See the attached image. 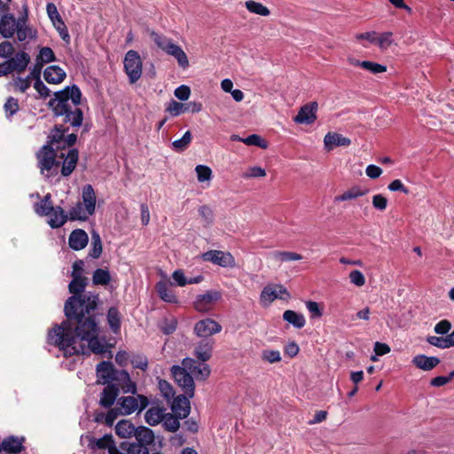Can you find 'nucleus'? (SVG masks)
<instances>
[{
    "label": "nucleus",
    "instance_id": "obj_55",
    "mask_svg": "<svg viewBox=\"0 0 454 454\" xmlns=\"http://www.w3.org/2000/svg\"><path fill=\"white\" fill-rule=\"evenodd\" d=\"M215 265L222 267H232L235 264L234 257H205Z\"/></svg>",
    "mask_w": 454,
    "mask_h": 454
},
{
    "label": "nucleus",
    "instance_id": "obj_64",
    "mask_svg": "<svg viewBox=\"0 0 454 454\" xmlns=\"http://www.w3.org/2000/svg\"><path fill=\"white\" fill-rule=\"evenodd\" d=\"M174 284L178 286H184L187 285V278L182 270H176L172 273Z\"/></svg>",
    "mask_w": 454,
    "mask_h": 454
},
{
    "label": "nucleus",
    "instance_id": "obj_6",
    "mask_svg": "<svg viewBox=\"0 0 454 454\" xmlns=\"http://www.w3.org/2000/svg\"><path fill=\"white\" fill-rule=\"evenodd\" d=\"M291 297L287 289L279 284H269L261 292L260 302L268 307L276 300L287 301Z\"/></svg>",
    "mask_w": 454,
    "mask_h": 454
},
{
    "label": "nucleus",
    "instance_id": "obj_5",
    "mask_svg": "<svg viewBox=\"0 0 454 454\" xmlns=\"http://www.w3.org/2000/svg\"><path fill=\"white\" fill-rule=\"evenodd\" d=\"M40 172L50 177L58 172L59 162L56 160V152L51 145H43L36 153Z\"/></svg>",
    "mask_w": 454,
    "mask_h": 454
},
{
    "label": "nucleus",
    "instance_id": "obj_20",
    "mask_svg": "<svg viewBox=\"0 0 454 454\" xmlns=\"http://www.w3.org/2000/svg\"><path fill=\"white\" fill-rule=\"evenodd\" d=\"M89 238L87 233L81 229L74 230L71 232L68 243L71 248L79 251L86 247Z\"/></svg>",
    "mask_w": 454,
    "mask_h": 454
},
{
    "label": "nucleus",
    "instance_id": "obj_21",
    "mask_svg": "<svg viewBox=\"0 0 454 454\" xmlns=\"http://www.w3.org/2000/svg\"><path fill=\"white\" fill-rule=\"evenodd\" d=\"M325 147L330 151L334 146H348L351 144L349 138L343 137L340 134L334 132H328L324 138Z\"/></svg>",
    "mask_w": 454,
    "mask_h": 454
},
{
    "label": "nucleus",
    "instance_id": "obj_4",
    "mask_svg": "<svg viewBox=\"0 0 454 454\" xmlns=\"http://www.w3.org/2000/svg\"><path fill=\"white\" fill-rule=\"evenodd\" d=\"M149 34L157 47L166 54L175 58L179 67L184 69L189 67V59L186 53L171 38L155 31H150Z\"/></svg>",
    "mask_w": 454,
    "mask_h": 454
},
{
    "label": "nucleus",
    "instance_id": "obj_49",
    "mask_svg": "<svg viewBox=\"0 0 454 454\" xmlns=\"http://www.w3.org/2000/svg\"><path fill=\"white\" fill-rule=\"evenodd\" d=\"M361 67L372 74H380L387 71V67L372 61H362Z\"/></svg>",
    "mask_w": 454,
    "mask_h": 454
},
{
    "label": "nucleus",
    "instance_id": "obj_37",
    "mask_svg": "<svg viewBox=\"0 0 454 454\" xmlns=\"http://www.w3.org/2000/svg\"><path fill=\"white\" fill-rule=\"evenodd\" d=\"M70 220H87L91 214L87 212L82 202H77L68 212Z\"/></svg>",
    "mask_w": 454,
    "mask_h": 454
},
{
    "label": "nucleus",
    "instance_id": "obj_16",
    "mask_svg": "<svg viewBox=\"0 0 454 454\" xmlns=\"http://www.w3.org/2000/svg\"><path fill=\"white\" fill-rule=\"evenodd\" d=\"M120 388L117 383L108 384L102 391L99 399V404L105 408H110L115 402Z\"/></svg>",
    "mask_w": 454,
    "mask_h": 454
},
{
    "label": "nucleus",
    "instance_id": "obj_59",
    "mask_svg": "<svg viewBox=\"0 0 454 454\" xmlns=\"http://www.w3.org/2000/svg\"><path fill=\"white\" fill-rule=\"evenodd\" d=\"M450 329H451V323L447 319H443V320H441L440 322H438L434 325V331L437 334L443 335V334H447Z\"/></svg>",
    "mask_w": 454,
    "mask_h": 454
},
{
    "label": "nucleus",
    "instance_id": "obj_18",
    "mask_svg": "<svg viewBox=\"0 0 454 454\" xmlns=\"http://www.w3.org/2000/svg\"><path fill=\"white\" fill-rule=\"evenodd\" d=\"M18 27V20L12 14L2 16L0 20V34L4 38L9 39L15 34Z\"/></svg>",
    "mask_w": 454,
    "mask_h": 454
},
{
    "label": "nucleus",
    "instance_id": "obj_32",
    "mask_svg": "<svg viewBox=\"0 0 454 454\" xmlns=\"http://www.w3.org/2000/svg\"><path fill=\"white\" fill-rule=\"evenodd\" d=\"M283 319L298 329L302 328L306 324V319L302 314L291 309L284 312Z\"/></svg>",
    "mask_w": 454,
    "mask_h": 454
},
{
    "label": "nucleus",
    "instance_id": "obj_33",
    "mask_svg": "<svg viewBox=\"0 0 454 454\" xmlns=\"http://www.w3.org/2000/svg\"><path fill=\"white\" fill-rule=\"evenodd\" d=\"M94 447L99 450L108 449L110 454H120L114 446V442L111 434H105L91 442Z\"/></svg>",
    "mask_w": 454,
    "mask_h": 454
},
{
    "label": "nucleus",
    "instance_id": "obj_39",
    "mask_svg": "<svg viewBox=\"0 0 454 454\" xmlns=\"http://www.w3.org/2000/svg\"><path fill=\"white\" fill-rule=\"evenodd\" d=\"M111 280L110 273L107 270L98 269L92 275V281L95 285L106 286Z\"/></svg>",
    "mask_w": 454,
    "mask_h": 454
},
{
    "label": "nucleus",
    "instance_id": "obj_30",
    "mask_svg": "<svg viewBox=\"0 0 454 454\" xmlns=\"http://www.w3.org/2000/svg\"><path fill=\"white\" fill-rule=\"evenodd\" d=\"M165 415V409L159 406H153L145 412V419L150 426H156L160 422L163 421Z\"/></svg>",
    "mask_w": 454,
    "mask_h": 454
},
{
    "label": "nucleus",
    "instance_id": "obj_19",
    "mask_svg": "<svg viewBox=\"0 0 454 454\" xmlns=\"http://www.w3.org/2000/svg\"><path fill=\"white\" fill-rule=\"evenodd\" d=\"M67 76L66 72L59 66H50L44 69L43 77L48 83L59 84Z\"/></svg>",
    "mask_w": 454,
    "mask_h": 454
},
{
    "label": "nucleus",
    "instance_id": "obj_34",
    "mask_svg": "<svg viewBox=\"0 0 454 454\" xmlns=\"http://www.w3.org/2000/svg\"><path fill=\"white\" fill-rule=\"evenodd\" d=\"M2 448L7 453H19L22 450V439L8 437L3 441Z\"/></svg>",
    "mask_w": 454,
    "mask_h": 454
},
{
    "label": "nucleus",
    "instance_id": "obj_46",
    "mask_svg": "<svg viewBox=\"0 0 454 454\" xmlns=\"http://www.w3.org/2000/svg\"><path fill=\"white\" fill-rule=\"evenodd\" d=\"M66 131L67 129H63L61 126H56L49 136L50 144L52 145H56V147L59 148L60 146L58 145V144L62 142Z\"/></svg>",
    "mask_w": 454,
    "mask_h": 454
},
{
    "label": "nucleus",
    "instance_id": "obj_10",
    "mask_svg": "<svg viewBox=\"0 0 454 454\" xmlns=\"http://www.w3.org/2000/svg\"><path fill=\"white\" fill-rule=\"evenodd\" d=\"M221 298L222 294L219 291L208 290L196 296L193 307L197 311L206 313L212 310Z\"/></svg>",
    "mask_w": 454,
    "mask_h": 454
},
{
    "label": "nucleus",
    "instance_id": "obj_41",
    "mask_svg": "<svg viewBox=\"0 0 454 454\" xmlns=\"http://www.w3.org/2000/svg\"><path fill=\"white\" fill-rule=\"evenodd\" d=\"M191 141L192 134L190 131H186L180 139L172 142V148L176 152H183L188 147Z\"/></svg>",
    "mask_w": 454,
    "mask_h": 454
},
{
    "label": "nucleus",
    "instance_id": "obj_50",
    "mask_svg": "<svg viewBox=\"0 0 454 454\" xmlns=\"http://www.w3.org/2000/svg\"><path fill=\"white\" fill-rule=\"evenodd\" d=\"M392 33L385 32L380 35H376L375 43L380 49H387L392 44Z\"/></svg>",
    "mask_w": 454,
    "mask_h": 454
},
{
    "label": "nucleus",
    "instance_id": "obj_8",
    "mask_svg": "<svg viewBox=\"0 0 454 454\" xmlns=\"http://www.w3.org/2000/svg\"><path fill=\"white\" fill-rule=\"evenodd\" d=\"M172 375L176 382L182 387L184 394L192 398L194 395V380L188 369L184 366L174 365L171 368Z\"/></svg>",
    "mask_w": 454,
    "mask_h": 454
},
{
    "label": "nucleus",
    "instance_id": "obj_40",
    "mask_svg": "<svg viewBox=\"0 0 454 454\" xmlns=\"http://www.w3.org/2000/svg\"><path fill=\"white\" fill-rule=\"evenodd\" d=\"M121 415V411L120 409L118 408V406L116 405L115 408H113L111 410L108 411V412L104 415V414H98L96 418V420L98 422L99 421H103L104 419V422L107 425V426H112L114 422V420L117 419L118 416Z\"/></svg>",
    "mask_w": 454,
    "mask_h": 454
},
{
    "label": "nucleus",
    "instance_id": "obj_47",
    "mask_svg": "<svg viewBox=\"0 0 454 454\" xmlns=\"http://www.w3.org/2000/svg\"><path fill=\"white\" fill-rule=\"evenodd\" d=\"M195 171L197 174L198 181L200 183L209 181L212 177V170L207 166L198 165L195 168Z\"/></svg>",
    "mask_w": 454,
    "mask_h": 454
},
{
    "label": "nucleus",
    "instance_id": "obj_29",
    "mask_svg": "<svg viewBox=\"0 0 454 454\" xmlns=\"http://www.w3.org/2000/svg\"><path fill=\"white\" fill-rule=\"evenodd\" d=\"M107 324L111 331L117 334L121 331V315L116 307H111L106 315Z\"/></svg>",
    "mask_w": 454,
    "mask_h": 454
},
{
    "label": "nucleus",
    "instance_id": "obj_28",
    "mask_svg": "<svg viewBox=\"0 0 454 454\" xmlns=\"http://www.w3.org/2000/svg\"><path fill=\"white\" fill-rule=\"evenodd\" d=\"M47 216L49 217L48 223L51 228H59L63 226L68 218V215L60 207H54L51 214Z\"/></svg>",
    "mask_w": 454,
    "mask_h": 454
},
{
    "label": "nucleus",
    "instance_id": "obj_51",
    "mask_svg": "<svg viewBox=\"0 0 454 454\" xmlns=\"http://www.w3.org/2000/svg\"><path fill=\"white\" fill-rule=\"evenodd\" d=\"M102 253V242L97 231L91 232V254L90 255H100Z\"/></svg>",
    "mask_w": 454,
    "mask_h": 454
},
{
    "label": "nucleus",
    "instance_id": "obj_9",
    "mask_svg": "<svg viewBox=\"0 0 454 454\" xmlns=\"http://www.w3.org/2000/svg\"><path fill=\"white\" fill-rule=\"evenodd\" d=\"M116 405L121 415H129L135 411H141L148 405V400L144 395L124 396L118 399Z\"/></svg>",
    "mask_w": 454,
    "mask_h": 454
},
{
    "label": "nucleus",
    "instance_id": "obj_27",
    "mask_svg": "<svg viewBox=\"0 0 454 454\" xmlns=\"http://www.w3.org/2000/svg\"><path fill=\"white\" fill-rule=\"evenodd\" d=\"M27 14L18 20V27L15 32H17V37L20 42H23L27 38L32 39L35 36V31L27 25Z\"/></svg>",
    "mask_w": 454,
    "mask_h": 454
},
{
    "label": "nucleus",
    "instance_id": "obj_26",
    "mask_svg": "<svg viewBox=\"0 0 454 454\" xmlns=\"http://www.w3.org/2000/svg\"><path fill=\"white\" fill-rule=\"evenodd\" d=\"M82 205L87 212L93 215L96 207V195L90 184H86L82 189Z\"/></svg>",
    "mask_w": 454,
    "mask_h": 454
},
{
    "label": "nucleus",
    "instance_id": "obj_52",
    "mask_svg": "<svg viewBox=\"0 0 454 454\" xmlns=\"http://www.w3.org/2000/svg\"><path fill=\"white\" fill-rule=\"evenodd\" d=\"M305 305L311 318H319L323 316V309L317 301H308Z\"/></svg>",
    "mask_w": 454,
    "mask_h": 454
},
{
    "label": "nucleus",
    "instance_id": "obj_17",
    "mask_svg": "<svg viewBox=\"0 0 454 454\" xmlns=\"http://www.w3.org/2000/svg\"><path fill=\"white\" fill-rule=\"evenodd\" d=\"M164 280L159 281L156 285V290L160 297L161 300H163L166 302L169 303H176L177 298L172 290V283H169L167 278V275H164Z\"/></svg>",
    "mask_w": 454,
    "mask_h": 454
},
{
    "label": "nucleus",
    "instance_id": "obj_44",
    "mask_svg": "<svg viewBox=\"0 0 454 454\" xmlns=\"http://www.w3.org/2000/svg\"><path fill=\"white\" fill-rule=\"evenodd\" d=\"M36 60H39L43 65L56 60L55 54L51 48L42 47L39 51V54L36 56Z\"/></svg>",
    "mask_w": 454,
    "mask_h": 454
},
{
    "label": "nucleus",
    "instance_id": "obj_45",
    "mask_svg": "<svg viewBox=\"0 0 454 454\" xmlns=\"http://www.w3.org/2000/svg\"><path fill=\"white\" fill-rule=\"evenodd\" d=\"M32 81L33 79L29 78L28 75L25 78L17 77L13 80L12 86L15 90L24 93L31 86Z\"/></svg>",
    "mask_w": 454,
    "mask_h": 454
},
{
    "label": "nucleus",
    "instance_id": "obj_57",
    "mask_svg": "<svg viewBox=\"0 0 454 454\" xmlns=\"http://www.w3.org/2000/svg\"><path fill=\"white\" fill-rule=\"evenodd\" d=\"M427 341L430 345L436 347L438 348H442V349L448 348L446 336H444V337H439V336H434V335L428 336L427 338Z\"/></svg>",
    "mask_w": 454,
    "mask_h": 454
},
{
    "label": "nucleus",
    "instance_id": "obj_56",
    "mask_svg": "<svg viewBox=\"0 0 454 454\" xmlns=\"http://www.w3.org/2000/svg\"><path fill=\"white\" fill-rule=\"evenodd\" d=\"M262 358L264 361L273 364L281 360V355L278 350L266 349L262 352Z\"/></svg>",
    "mask_w": 454,
    "mask_h": 454
},
{
    "label": "nucleus",
    "instance_id": "obj_1",
    "mask_svg": "<svg viewBox=\"0 0 454 454\" xmlns=\"http://www.w3.org/2000/svg\"><path fill=\"white\" fill-rule=\"evenodd\" d=\"M68 289L74 295L65 303L67 321L55 325L48 333L50 344L57 346L65 356L106 351L105 340L98 339L99 327L90 313L97 309L98 296L82 294L87 285L83 276H72Z\"/></svg>",
    "mask_w": 454,
    "mask_h": 454
},
{
    "label": "nucleus",
    "instance_id": "obj_23",
    "mask_svg": "<svg viewBox=\"0 0 454 454\" xmlns=\"http://www.w3.org/2000/svg\"><path fill=\"white\" fill-rule=\"evenodd\" d=\"M214 341L210 340H200L194 349V355L196 357L206 362L210 359L213 351Z\"/></svg>",
    "mask_w": 454,
    "mask_h": 454
},
{
    "label": "nucleus",
    "instance_id": "obj_12",
    "mask_svg": "<svg viewBox=\"0 0 454 454\" xmlns=\"http://www.w3.org/2000/svg\"><path fill=\"white\" fill-rule=\"evenodd\" d=\"M318 105L316 101L309 102L302 106L294 121L299 124H312L317 120V111Z\"/></svg>",
    "mask_w": 454,
    "mask_h": 454
},
{
    "label": "nucleus",
    "instance_id": "obj_2",
    "mask_svg": "<svg viewBox=\"0 0 454 454\" xmlns=\"http://www.w3.org/2000/svg\"><path fill=\"white\" fill-rule=\"evenodd\" d=\"M81 100L82 92L78 86H67L53 94V98L49 101V106L54 115L61 118L63 122L78 128L83 121V113L79 107Z\"/></svg>",
    "mask_w": 454,
    "mask_h": 454
},
{
    "label": "nucleus",
    "instance_id": "obj_14",
    "mask_svg": "<svg viewBox=\"0 0 454 454\" xmlns=\"http://www.w3.org/2000/svg\"><path fill=\"white\" fill-rule=\"evenodd\" d=\"M201 110L202 104L200 102L193 101L183 104L175 100H171L166 109V111L168 112L171 116H178L184 112H191L192 114H196L200 113Z\"/></svg>",
    "mask_w": 454,
    "mask_h": 454
},
{
    "label": "nucleus",
    "instance_id": "obj_3",
    "mask_svg": "<svg viewBox=\"0 0 454 454\" xmlns=\"http://www.w3.org/2000/svg\"><path fill=\"white\" fill-rule=\"evenodd\" d=\"M98 383L110 384L117 383L124 393L135 394L137 391L136 384L130 380L129 374L124 371H117L112 363L103 361L97 365Z\"/></svg>",
    "mask_w": 454,
    "mask_h": 454
},
{
    "label": "nucleus",
    "instance_id": "obj_48",
    "mask_svg": "<svg viewBox=\"0 0 454 454\" xmlns=\"http://www.w3.org/2000/svg\"><path fill=\"white\" fill-rule=\"evenodd\" d=\"M4 109L7 117H11L15 114L20 109L18 99L12 97L7 98L4 106Z\"/></svg>",
    "mask_w": 454,
    "mask_h": 454
},
{
    "label": "nucleus",
    "instance_id": "obj_22",
    "mask_svg": "<svg viewBox=\"0 0 454 454\" xmlns=\"http://www.w3.org/2000/svg\"><path fill=\"white\" fill-rule=\"evenodd\" d=\"M186 395H178L172 403V411L178 418H186L190 413V402Z\"/></svg>",
    "mask_w": 454,
    "mask_h": 454
},
{
    "label": "nucleus",
    "instance_id": "obj_13",
    "mask_svg": "<svg viewBox=\"0 0 454 454\" xmlns=\"http://www.w3.org/2000/svg\"><path fill=\"white\" fill-rule=\"evenodd\" d=\"M182 365L186 367L192 376L196 380H205L210 374V368L206 364H198L194 359L186 357L182 361Z\"/></svg>",
    "mask_w": 454,
    "mask_h": 454
},
{
    "label": "nucleus",
    "instance_id": "obj_53",
    "mask_svg": "<svg viewBox=\"0 0 454 454\" xmlns=\"http://www.w3.org/2000/svg\"><path fill=\"white\" fill-rule=\"evenodd\" d=\"M159 389L162 395L168 400H170L175 395L173 387L166 380H160L159 381Z\"/></svg>",
    "mask_w": 454,
    "mask_h": 454
},
{
    "label": "nucleus",
    "instance_id": "obj_58",
    "mask_svg": "<svg viewBox=\"0 0 454 454\" xmlns=\"http://www.w3.org/2000/svg\"><path fill=\"white\" fill-rule=\"evenodd\" d=\"M14 53V47L9 41H4L0 43V58H10Z\"/></svg>",
    "mask_w": 454,
    "mask_h": 454
},
{
    "label": "nucleus",
    "instance_id": "obj_24",
    "mask_svg": "<svg viewBox=\"0 0 454 454\" xmlns=\"http://www.w3.org/2000/svg\"><path fill=\"white\" fill-rule=\"evenodd\" d=\"M440 359L435 356H427L425 355H417L412 358V364L423 371H430L439 364Z\"/></svg>",
    "mask_w": 454,
    "mask_h": 454
},
{
    "label": "nucleus",
    "instance_id": "obj_7",
    "mask_svg": "<svg viewBox=\"0 0 454 454\" xmlns=\"http://www.w3.org/2000/svg\"><path fill=\"white\" fill-rule=\"evenodd\" d=\"M125 73L130 83L137 82L142 75V59L137 51H129L123 60Z\"/></svg>",
    "mask_w": 454,
    "mask_h": 454
},
{
    "label": "nucleus",
    "instance_id": "obj_61",
    "mask_svg": "<svg viewBox=\"0 0 454 454\" xmlns=\"http://www.w3.org/2000/svg\"><path fill=\"white\" fill-rule=\"evenodd\" d=\"M53 25L55 28L58 30L60 37L66 41L69 42V34L67 28L62 20H58V21H54Z\"/></svg>",
    "mask_w": 454,
    "mask_h": 454
},
{
    "label": "nucleus",
    "instance_id": "obj_35",
    "mask_svg": "<svg viewBox=\"0 0 454 454\" xmlns=\"http://www.w3.org/2000/svg\"><path fill=\"white\" fill-rule=\"evenodd\" d=\"M53 204L51 201V194H46L43 199L41 200L38 203L35 205V211L39 215H48L51 214L53 210Z\"/></svg>",
    "mask_w": 454,
    "mask_h": 454
},
{
    "label": "nucleus",
    "instance_id": "obj_54",
    "mask_svg": "<svg viewBox=\"0 0 454 454\" xmlns=\"http://www.w3.org/2000/svg\"><path fill=\"white\" fill-rule=\"evenodd\" d=\"M126 451L127 454H149L147 446L138 442L129 443Z\"/></svg>",
    "mask_w": 454,
    "mask_h": 454
},
{
    "label": "nucleus",
    "instance_id": "obj_42",
    "mask_svg": "<svg viewBox=\"0 0 454 454\" xmlns=\"http://www.w3.org/2000/svg\"><path fill=\"white\" fill-rule=\"evenodd\" d=\"M199 215L201 217L203 223L206 227H209L214 223V212L208 206H201L199 208Z\"/></svg>",
    "mask_w": 454,
    "mask_h": 454
},
{
    "label": "nucleus",
    "instance_id": "obj_38",
    "mask_svg": "<svg viewBox=\"0 0 454 454\" xmlns=\"http://www.w3.org/2000/svg\"><path fill=\"white\" fill-rule=\"evenodd\" d=\"M368 192V190H362L357 186H354L348 191L344 192L341 195L335 197V201H345L354 200L358 197L364 196Z\"/></svg>",
    "mask_w": 454,
    "mask_h": 454
},
{
    "label": "nucleus",
    "instance_id": "obj_36",
    "mask_svg": "<svg viewBox=\"0 0 454 454\" xmlns=\"http://www.w3.org/2000/svg\"><path fill=\"white\" fill-rule=\"evenodd\" d=\"M135 429L134 425L126 419L119 421L115 427L116 434L121 438H129L134 435Z\"/></svg>",
    "mask_w": 454,
    "mask_h": 454
},
{
    "label": "nucleus",
    "instance_id": "obj_31",
    "mask_svg": "<svg viewBox=\"0 0 454 454\" xmlns=\"http://www.w3.org/2000/svg\"><path fill=\"white\" fill-rule=\"evenodd\" d=\"M134 435L138 443L145 446L151 445L154 442L153 432L145 427H139L135 429Z\"/></svg>",
    "mask_w": 454,
    "mask_h": 454
},
{
    "label": "nucleus",
    "instance_id": "obj_63",
    "mask_svg": "<svg viewBox=\"0 0 454 454\" xmlns=\"http://www.w3.org/2000/svg\"><path fill=\"white\" fill-rule=\"evenodd\" d=\"M372 206L380 211L387 208V200L381 194H376L372 197Z\"/></svg>",
    "mask_w": 454,
    "mask_h": 454
},
{
    "label": "nucleus",
    "instance_id": "obj_43",
    "mask_svg": "<svg viewBox=\"0 0 454 454\" xmlns=\"http://www.w3.org/2000/svg\"><path fill=\"white\" fill-rule=\"evenodd\" d=\"M179 419L176 414H166L163 419V426L169 432H176L180 427Z\"/></svg>",
    "mask_w": 454,
    "mask_h": 454
},
{
    "label": "nucleus",
    "instance_id": "obj_62",
    "mask_svg": "<svg viewBox=\"0 0 454 454\" xmlns=\"http://www.w3.org/2000/svg\"><path fill=\"white\" fill-rule=\"evenodd\" d=\"M349 279L352 284L356 286H362L365 283V278L361 271L359 270H352L349 273Z\"/></svg>",
    "mask_w": 454,
    "mask_h": 454
},
{
    "label": "nucleus",
    "instance_id": "obj_11",
    "mask_svg": "<svg viewBox=\"0 0 454 454\" xmlns=\"http://www.w3.org/2000/svg\"><path fill=\"white\" fill-rule=\"evenodd\" d=\"M222 331L221 325L212 318L199 320L193 327V333L200 338H207Z\"/></svg>",
    "mask_w": 454,
    "mask_h": 454
},
{
    "label": "nucleus",
    "instance_id": "obj_60",
    "mask_svg": "<svg viewBox=\"0 0 454 454\" xmlns=\"http://www.w3.org/2000/svg\"><path fill=\"white\" fill-rule=\"evenodd\" d=\"M174 95L179 100L185 101L191 95V89L187 85H181L175 90Z\"/></svg>",
    "mask_w": 454,
    "mask_h": 454
},
{
    "label": "nucleus",
    "instance_id": "obj_25",
    "mask_svg": "<svg viewBox=\"0 0 454 454\" xmlns=\"http://www.w3.org/2000/svg\"><path fill=\"white\" fill-rule=\"evenodd\" d=\"M78 160V151L76 149L68 150L67 154L62 163L61 174L64 176H69L76 167Z\"/></svg>",
    "mask_w": 454,
    "mask_h": 454
},
{
    "label": "nucleus",
    "instance_id": "obj_15",
    "mask_svg": "<svg viewBox=\"0 0 454 454\" xmlns=\"http://www.w3.org/2000/svg\"><path fill=\"white\" fill-rule=\"evenodd\" d=\"M30 60L31 59L28 53L20 51L6 61L12 73L21 74L27 69Z\"/></svg>",
    "mask_w": 454,
    "mask_h": 454
}]
</instances>
